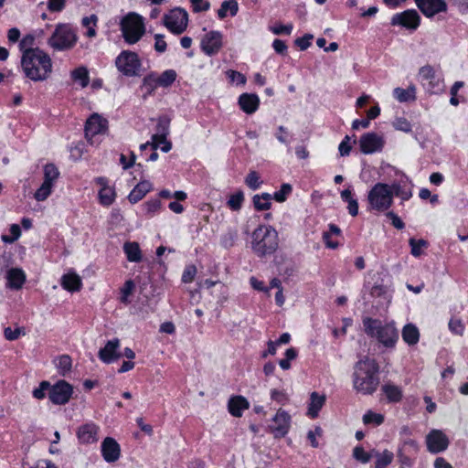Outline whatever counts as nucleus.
<instances>
[{
  "label": "nucleus",
  "mask_w": 468,
  "mask_h": 468,
  "mask_svg": "<svg viewBox=\"0 0 468 468\" xmlns=\"http://www.w3.org/2000/svg\"><path fill=\"white\" fill-rule=\"evenodd\" d=\"M95 182L100 186L98 195L101 205L106 207L112 205L116 197L114 188L109 186L105 177H97Z\"/></svg>",
  "instance_id": "obj_22"
},
{
  "label": "nucleus",
  "mask_w": 468,
  "mask_h": 468,
  "mask_svg": "<svg viewBox=\"0 0 468 468\" xmlns=\"http://www.w3.org/2000/svg\"><path fill=\"white\" fill-rule=\"evenodd\" d=\"M397 458L399 463V468H410L414 464L413 458L410 455V453L403 450L397 451Z\"/></svg>",
  "instance_id": "obj_41"
},
{
  "label": "nucleus",
  "mask_w": 468,
  "mask_h": 468,
  "mask_svg": "<svg viewBox=\"0 0 468 468\" xmlns=\"http://www.w3.org/2000/svg\"><path fill=\"white\" fill-rule=\"evenodd\" d=\"M115 66L120 72L128 77L140 75L142 63L138 55L130 50L122 51L115 59Z\"/></svg>",
  "instance_id": "obj_8"
},
{
  "label": "nucleus",
  "mask_w": 468,
  "mask_h": 468,
  "mask_svg": "<svg viewBox=\"0 0 468 468\" xmlns=\"http://www.w3.org/2000/svg\"><path fill=\"white\" fill-rule=\"evenodd\" d=\"M226 74L231 82H236V84L240 85H244L246 83V77L239 71L229 69Z\"/></svg>",
  "instance_id": "obj_55"
},
{
  "label": "nucleus",
  "mask_w": 468,
  "mask_h": 468,
  "mask_svg": "<svg viewBox=\"0 0 468 468\" xmlns=\"http://www.w3.org/2000/svg\"><path fill=\"white\" fill-rule=\"evenodd\" d=\"M72 393V386L64 380H60L49 387L48 398L56 405H64L69 402Z\"/></svg>",
  "instance_id": "obj_10"
},
{
  "label": "nucleus",
  "mask_w": 468,
  "mask_h": 468,
  "mask_svg": "<svg viewBox=\"0 0 468 468\" xmlns=\"http://www.w3.org/2000/svg\"><path fill=\"white\" fill-rule=\"evenodd\" d=\"M5 278L9 288L18 290L26 281V274L22 269L11 268L6 271Z\"/></svg>",
  "instance_id": "obj_25"
},
{
  "label": "nucleus",
  "mask_w": 468,
  "mask_h": 468,
  "mask_svg": "<svg viewBox=\"0 0 468 468\" xmlns=\"http://www.w3.org/2000/svg\"><path fill=\"white\" fill-rule=\"evenodd\" d=\"M292 25L284 26L282 24H277L271 27V32L275 35H281V34L290 35L292 32Z\"/></svg>",
  "instance_id": "obj_61"
},
{
  "label": "nucleus",
  "mask_w": 468,
  "mask_h": 468,
  "mask_svg": "<svg viewBox=\"0 0 468 468\" xmlns=\"http://www.w3.org/2000/svg\"><path fill=\"white\" fill-rule=\"evenodd\" d=\"M239 105L247 114L254 113L260 105V99L253 93H243L239 97Z\"/></svg>",
  "instance_id": "obj_24"
},
{
  "label": "nucleus",
  "mask_w": 468,
  "mask_h": 468,
  "mask_svg": "<svg viewBox=\"0 0 468 468\" xmlns=\"http://www.w3.org/2000/svg\"><path fill=\"white\" fill-rule=\"evenodd\" d=\"M245 184L250 189H258L262 185V180L256 171H250L245 178Z\"/></svg>",
  "instance_id": "obj_43"
},
{
  "label": "nucleus",
  "mask_w": 468,
  "mask_h": 468,
  "mask_svg": "<svg viewBox=\"0 0 468 468\" xmlns=\"http://www.w3.org/2000/svg\"><path fill=\"white\" fill-rule=\"evenodd\" d=\"M108 122L98 113H93L86 122L85 136L90 141L95 135L105 133Z\"/></svg>",
  "instance_id": "obj_11"
},
{
  "label": "nucleus",
  "mask_w": 468,
  "mask_h": 468,
  "mask_svg": "<svg viewBox=\"0 0 468 468\" xmlns=\"http://www.w3.org/2000/svg\"><path fill=\"white\" fill-rule=\"evenodd\" d=\"M70 76L74 81H79L82 88L87 87L90 82L89 71L84 66L72 70Z\"/></svg>",
  "instance_id": "obj_35"
},
{
  "label": "nucleus",
  "mask_w": 468,
  "mask_h": 468,
  "mask_svg": "<svg viewBox=\"0 0 468 468\" xmlns=\"http://www.w3.org/2000/svg\"><path fill=\"white\" fill-rule=\"evenodd\" d=\"M123 250L129 261L139 262L142 260V252L137 242H126Z\"/></svg>",
  "instance_id": "obj_32"
},
{
  "label": "nucleus",
  "mask_w": 468,
  "mask_h": 468,
  "mask_svg": "<svg viewBox=\"0 0 468 468\" xmlns=\"http://www.w3.org/2000/svg\"><path fill=\"white\" fill-rule=\"evenodd\" d=\"M100 427L93 423L89 422L79 427L77 431V438L82 444H92L99 441Z\"/></svg>",
  "instance_id": "obj_15"
},
{
  "label": "nucleus",
  "mask_w": 468,
  "mask_h": 468,
  "mask_svg": "<svg viewBox=\"0 0 468 468\" xmlns=\"http://www.w3.org/2000/svg\"><path fill=\"white\" fill-rule=\"evenodd\" d=\"M392 25H401L407 28L416 29L420 25V16L414 9L406 10L395 15L391 19Z\"/></svg>",
  "instance_id": "obj_18"
},
{
  "label": "nucleus",
  "mask_w": 468,
  "mask_h": 468,
  "mask_svg": "<svg viewBox=\"0 0 468 468\" xmlns=\"http://www.w3.org/2000/svg\"><path fill=\"white\" fill-rule=\"evenodd\" d=\"M25 335L26 332L22 327H16L15 329H12L11 327H6L4 330V335L9 341L18 339L20 336Z\"/></svg>",
  "instance_id": "obj_47"
},
{
  "label": "nucleus",
  "mask_w": 468,
  "mask_h": 468,
  "mask_svg": "<svg viewBox=\"0 0 468 468\" xmlns=\"http://www.w3.org/2000/svg\"><path fill=\"white\" fill-rule=\"evenodd\" d=\"M66 0H48V9L52 12H58L64 8Z\"/></svg>",
  "instance_id": "obj_64"
},
{
  "label": "nucleus",
  "mask_w": 468,
  "mask_h": 468,
  "mask_svg": "<svg viewBox=\"0 0 468 468\" xmlns=\"http://www.w3.org/2000/svg\"><path fill=\"white\" fill-rule=\"evenodd\" d=\"M43 173H44V181L42 184H45V185H48V186H50L53 187L56 181L58 178V176H59V172H58V168L52 164H48L44 166Z\"/></svg>",
  "instance_id": "obj_34"
},
{
  "label": "nucleus",
  "mask_w": 468,
  "mask_h": 468,
  "mask_svg": "<svg viewBox=\"0 0 468 468\" xmlns=\"http://www.w3.org/2000/svg\"><path fill=\"white\" fill-rule=\"evenodd\" d=\"M176 79V73L173 69H167L161 75L149 74L144 79V84L149 86L152 90L158 86L169 87Z\"/></svg>",
  "instance_id": "obj_14"
},
{
  "label": "nucleus",
  "mask_w": 468,
  "mask_h": 468,
  "mask_svg": "<svg viewBox=\"0 0 468 468\" xmlns=\"http://www.w3.org/2000/svg\"><path fill=\"white\" fill-rule=\"evenodd\" d=\"M353 456L359 462L367 463L370 460V454L366 452L362 447H356L353 452Z\"/></svg>",
  "instance_id": "obj_58"
},
{
  "label": "nucleus",
  "mask_w": 468,
  "mask_h": 468,
  "mask_svg": "<svg viewBox=\"0 0 468 468\" xmlns=\"http://www.w3.org/2000/svg\"><path fill=\"white\" fill-rule=\"evenodd\" d=\"M121 341L118 338L108 341L104 347L99 351V357L104 363H112L121 357L119 348Z\"/></svg>",
  "instance_id": "obj_20"
},
{
  "label": "nucleus",
  "mask_w": 468,
  "mask_h": 468,
  "mask_svg": "<svg viewBox=\"0 0 468 468\" xmlns=\"http://www.w3.org/2000/svg\"><path fill=\"white\" fill-rule=\"evenodd\" d=\"M367 335L376 339L386 348H394L399 340V331L394 322H383L367 317L363 320Z\"/></svg>",
  "instance_id": "obj_3"
},
{
  "label": "nucleus",
  "mask_w": 468,
  "mask_h": 468,
  "mask_svg": "<svg viewBox=\"0 0 468 468\" xmlns=\"http://www.w3.org/2000/svg\"><path fill=\"white\" fill-rule=\"evenodd\" d=\"M363 422L365 424L374 423L378 426L384 422V415L369 410L363 416Z\"/></svg>",
  "instance_id": "obj_44"
},
{
  "label": "nucleus",
  "mask_w": 468,
  "mask_h": 468,
  "mask_svg": "<svg viewBox=\"0 0 468 468\" xmlns=\"http://www.w3.org/2000/svg\"><path fill=\"white\" fill-rule=\"evenodd\" d=\"M153 189L151 182L143 180L138 183L128 196L131 203H137L144 197V196Z\"/></svg>",
  "instance_id": "obj_27"
},
{
  "label": "nucleus",
  "mask_w": 468,
  "mask_h": 468,
  "mask_svg": "<svg viewBox=\"0 0 468 468\" xmlns=\"http://www.w3.org/2000/svg\"><path fill=\"white\" fill-rule=\"evenodd\" d=\"M449 329L452 334L462 336L464 333V324L459 318H452L449 322Z\"/></svg>",
  "instance_id": "obj_49"
},
{
  "label": "nucleus",
  "mask_w": 468,
  "mask_h": 468,
  "mask_svg": "<svg viewBox=\"0 0 468 468\" xmlns=\"http://www.w3.org/2000/svg\"><path fill=\"white\" fill-rule=\"evenodd\" d=\"M292 187L290 184H283L281 186V189L274 194L273 198L277 202H284L287 198V196L292 192Z\"/></svg>",
  "instance_id": "obj_51"
},
{
  "label": "nucleus",
  "mask_w": 468,
  "mask_h": 468,
  "mask_svg": "<svg viewBox=\"0 0 468 468\" xmlns=\"http://www.w3.org/2000/svg\"><path fill=\"white\" fill-rule=\"evenodd\" d=\"M77 35L69 25L58 24L48 39V46L58 51L71 49L77 42Z\"/></svg>",
  "instance_id": "obj_7"
},
{
  "label": "nucleus",
  "mask_w": 468,
  "mask_h": 468,
  "mask_svg": "<svg viewBox=\"0 0 468 468\" xmlns=\"http://www.w3.org/2000/svg\"><path fill=\"white\" fill-rule=\"evenodd\" d=\"M50 385L48 381H42L39 387L33 390V397L37 399H42L46 396V391L49 388Z\"/></svg>",
  "instance_id": "obj_57"
},
{
  "label": "nucleus",
  "mask_w": 468,
  "mask_h": 468,
  "mask_svg": "<svg viewBox=\"0 0 468 468\" xmlns=\"http://www.w3.org/2000/svg\"><path fill=\"white\" fill-rule=\"evenodd\" d=\"M222 46V35L218 31L207 33L201 40V48L208 56L218 52Z\"/></svg>",
  "instance_id": "obj_16"
},
{
  "label": "nucleus",
  "mask_w": 468,
  "mask_h": 468,
  "mask_svg": "<svg viewBox=\"0 0 468 468\" xmlns=\"http://www.w3.org/2000/svg\"><path fill=\"white\" fill-rule=\"evenodd\" d=\"M191 4L196 12L207 11L210 6L209 3L205 0H191Z\"/></svg>",
  "instance_id": "obj_62"
},
{
  "label": "nucleus",
  "mask_w": 468,
  "mask_h": 468,
  "mask_svg": "<svg viewBox=\"0 0 468 468\" xmlns=\"http://www.w3.org/2000/svg\"><path fill=\"white\" fill-rule=\"evenodd\" d=\"M21 67L28 79L33 81H43L52 72V60L44 50L36 48L22 54Z\"/></svg>",
  "instance_id": "obj_1"
},
{
  "label": "nucleus",
  "mask_w": 468,
  "mask_h": 468,
  "mask_svg": "<svg viewBox=\"0 0 468 468\" xmlns=\"http://www.w3.org/2000/svg\"><path fill=\"white\" fill-rule=\"evenodd\" d=\"M291 424L290 415L283 410H279L273 418L271 430L275 437H283L289 431Z\"/></svg>",
  "instance_id": "obj_21"
},
{
  "label": "nucleus",
  "mask_w": 468,
  "mask_h": 468,
  "mask_svg": "<svg viewBox=\"0 0 468 468\" xmlns=\"http://www.w3.org/2000/svg\"><path fill=\"white\" fill-rule=\"evenodd\" d=\"M60 284L64 290L75 292L80 291L82 287V281L78 273L69 271L61 276Z\"/></svg>",
  "instance_id": "obj_23"
},
{
  "label": "nucleus",
  "mask_w": 468,
  "mask_h": 468,
  "mask_svg": "<svg viewBox=\"0 0 468 468\" xmlns=\"http://www.w3.org/2000/svg\"><path fill=\"white\" fill-rule=\"evenodd\" d=\"M57 367L61 376H66L71 369V358L69 356H61L58 358Z\"/></svg>",
  "instance_id": "obj_42"
},
{
  "label": "nucleus",
  "mask_w": 468,
  "mask_h": 468,
  "mask_svg": "<svg viewBox=\"0 0 468 468\" xmlns=\"http://www.w3.org/2000/svg\"><path fill=\"white\" fill-rule=\"evenodd\" d=\"M239 11V4L237 0H228L224 1L220 8L218 10V16L220 19L225 18L228 16V13L229 12L230 16H234L237 15Z\"/></svg>",
  "instance_id": "obj_33"
},
{
  "label": "nucleus",
  "mask_w": 468,
  "mask_h": 468,
  "mask_svg": "<svg viewBox=\"0 0 468 468\" xmlns=\"http://www.w3.org/2000/svg\"><path fill=\"white\" fill-rule=\"evenodd\" d=\"M10 233H11L12 237L5 236V235L2 236V240L4 242L13 243L15 240H16L20 237L21 230H20L19 226L16 224H13L10 227Z\"/></svg>",
  "instance_id": "obj_53"
},
{
  "label": "nucleus",
  "mask_w": 468,
  "mask_h": 468,
  "mask_svg": "<svg viewBox=\"0 0 468 468\" xmlns=\"http://www.w3.org/2000/svg\"><path fill=\"white\" fill-rule=\"evenodd\" d=\"M278 248V233L269 226H260L252 232L251 249L260 257L273 253Z\"/></svg>",
  "instance_id": "obj_5"
},
{
  "label": "nucleus",
  "mask_w": 468,
  "mask_h": 468,
  "mask_svg": "<svg viewBox=\"0 0 468 468\" xmlns=\"http://www.w3.org/2000/svg\"><path fill=\"white\" fill-rule=\"evenodd\" d=\"M409 242L411 248V254L414 257H420L428 246V242L424 239H410Z\"/></svg>",
  "instance_id": "obj_40"
},
{
  "label": "nucleus",
  "mask_w": 468,
  "mask_h": 468,
  "mask_svg": "<svg viewBox=\"0 0 468 468\" xmlns=\"http://www.w3.org/2000/svg\"><path fill=\"white\" fill-rule=\"evenodd\" d=\"M401 186L398 183L388 185L377 183L368 191L367 202L369 210L383 212L388 210L392 203L394 196H400Z\"/></svg>",
  "instance_id": "obj_4"
},
{
  "label": "nucleus",
  "mask_w": 468,
  "mask_h": 468,
  "mask_svg": "<svg viewBox=\"0 0 468 468\" xmlns=\"http://www.w3.org/2000/svg\"><path fill=\"white\" fill-rule=\"evenodd\" d=\"M144 207L145 208L146 214L153 216L155 212L160 210L162 203L159 199L155 198L144 203Z\"/></svg>",
  "instance_id": "obj_52"
},
{
  "label": "nucleus",
  "mask_w": 468,
  "mask_h": 468,
  "mask_svg": "<svg viewBox=\"0 0 468 468\" xmlns=\"http://www.w3.org/2000/svg\"><path fill=\"white\" fill-rule=\"evenodd\" d=\"M325 402V395H320L317 392H312L308 405L307 415L311 418H316L320 410Z\"/></svg>",
  "instance_id": "obj_28"
},
{
  "label": "nucleus",
  "mask_w": 468,
  "mask_h": 468,
  "mask_svg": "<svg viewBox=\"0 0 468 468\" xmlns=\"http://www.w3.org/2000/svg\"><path fill=\"white\" fill-rule=\"evenodd\" d=\"M393 95L399 102L413 101L416 99V88L414 86L407 89L395 88Z\"/></svg>",
  "instance_id": "obj_31"
},
{
  "label": "nucleus",
  "mask_w": 468,
  "mask_h": 468,
  "mask_svg": "<svg viewBox=\"0 0 468 468\" xmlns=\"http://www.w3.org/2000/svg\"><path fill=\"white\" fill-rule=\"evenodd\" d=\"M361 152L369 154L380 151L384 146V139L375 133H367L359 140Z\"/></svg>",
  "instance_id": "obj_13"
},
{
  "label": "nucleus",
  "mask_w": 468,
  "mask_h": 468,
  "mask_svg": "<svg viewBox=\"0 0 468 468\" xmlns=\"http://www.w3.org/2000/svg\"><path fill=\"white\" fill-rule=\"evenodd\" d=\"M121 31L126 43H137L145 33L144 19L136 13H129L121 21Z\"/></svg>",
  "instance_id": "obj_6"
},
{
  "label": "nucleus",
  "mask_w": 468,
  "mask_h": 468,
  "mask_svg": "<svg viewBox=\"0 0 468 468\" xmlns=\"http://www.w3.org/2000/svg\"><path fill=\"white\" fill-rule=\"evenodd\" d=\"M249 401L242 396H233L228 402L229 413L234 417H240L242 411L249 409Z\"/></svg>",
  "instance_id": "obj_26"
},
{
  "label": "nucleus",
  "mask_w": 468,
  "mask_h": 468,
  "mask_svg": "<svg viewBox=\"0 0 468 468\" xmlns=\"http://www.w3.org/2000/svg\"><path fill=\"white\" fill-rule=\"evenodd\" d=\"M196 274H197V268L195 265L186 266L183 272V275H182L183 282L188 283V282H193Z\"/></svg>",
  "instance_id": "obj_56"
},
{
  "label": "nucleus",
  "mask_w": 468,
  "mask_h": 468,
  "mask_svg": "<svg viewBox=\"0 0 468 468\" xmlns=\"http://www.w3.org/2000/svg\"><path fill=\"white\" fill-rule=\"evenodd\" d=\"M420 76L424 80H433L435 77V70L430 65H425L420 69Z\"/></svg>",
  "instance_id": "obj_60"
},
{
  "label": "nucleus",
  "mask_w": 468,
  "mask_h": 468,
  "mask_svg": "<svg viewBox=\"0 0 468 468\" xmlns=\"http://www.w3.org/2000/svg\"><path fill=\"white\" fill-rule=\"evenodd\" d=\"M253 204L257 210H267L271 205V196L268 193L253 197Z\"/></svg>",
  "instance_id": "obj_38"
},
{
  "label": "nucleus",
  "mask_w": 468,
  "mask_h": 468,
  "mask_svg": "<svg viewBox=\"0 0 468 468\" xmlns=\"http://www.w3.org/2000/svg\"><path fill=\"white\" fill-rule=\"evenodd\" d=\"M155 43L154 48L157 52H165L166 49V42L164 39V36L156 34L154 36Z\"/></svg>",
  "instance_id": "obj_63"
},
{
  "label": "nucleus",
  "mask_w": 468,
  "mask_h": 468,
  "mask_svg": "<svg viewBox=\"0 0 468 468\" xmlns=\"http://www.w3.org/2000/svg\"><path fill=\"white\" fill-rule=\"evenodd\" d=\"M151 145L154 150L160 147L165 153L169 152L172 147L171 143L166 140L165 133L153 135Z\"/></svg>",
  "instance_id": "obj_37"
},
{
  "label": "nucleus",
  "mask_w": 468,
  "mask_h": 468,
  "mask_svg": "<svg viewBox=\"0 0 468 468\" xmlns=\"http://www.w3.org/2000/svg\"><path fill=\"white\" fill-rule=\"evenodd\" d=\"M375 457V468H387L392 463L394 454L388 450H384L382 452H376Z\"/></svg>",
  "instance_id": "obj_36"
},
{
  "label": "nucleus",
  "mask_w": 468,
  "mask_h": 468,
  "mask_svg": "<svg viewBox=\"0 0 468 468\" xmlns=\"http://www.w3.org/2000/svg\"><path fill=\"white\" fill-rule=\"evenodd\" d=\"M135 289V283L132 280H128L124 282L122 287L120 289V301L124 304L130 303V296L133 293Z\"/></svg>",
  "instance_id": "obj_39"
},
{
  "label": "nucleus",
  "mask_w": 468,
  "mask_h": 468,
  "mask_svg": "<svg viewBox=\"0 0 468 468\" xmlns=\"http://www.w3.org/2000/svg\"><path fill=\"white\" fill-rule=\"evenodd\" d=\"M419 444L416 441L407 439L400 443L398 450H403L408 453H416L419 452Z\"/></svg>",
  "instance_id": "obj_48"
},
{
  "label": "nucleus",
  "mask_w": 468,
  "mask_h": 468,
  "mask_svg": "<svg viewBox=\"0 0 468 468\" xmlns=\"http://www.w3.org/2000/svg\"><path fill=\"white\" fill-rule=\"evenodd\" d=\"M323 434V430L321 427L317 426L314 431H309L307 434V438L309 439L311 445L314 448L318 447V441H316V437H321Z\"/></svg>",
  "instance_id": "obj_59"
},
{
  "label": "nucleus",
  "mask_w": 468,
  "mask_h": 468,
  "mask_svg": "<svg viewBox=\"0 0 468 468\" xmlns=\"http://www.w3.org/2000/svg\"><path fill=\"white\" fill-rule=\"evenodd\" d=\"M415 3L427 17H432L436 14L447 10V5L444 0H415Z\"/></svg>",
  "instance_id": "obj_19"
},
{
  "label": "nucleus",
  "mask_w": 468,
  "mask_h": 468,
  "mask_svg": "<svg viewBox=\"0 0 468 468\" xmlns=\"http://www.w3.org/2000/svg\"><path fill=\"white\" fill-rule=\"evenodd\" d=\"M52 188L53 187L50 186H48V185H45V184H41L39 188L37 189V191L35 192L34 197L37 201H44V200H46L50 196V194L52 192Z\"/></svg>",
  "instance_id": "obj_50"
},
{
  "label": "nucleus",
  "mask_w": 468,
  "mask_h": 468,
  "mask_svg": "<svg viewBox=\"0 0 468 468\" xmlns=\"http://www.w3.org/2000/svg\"><path fill=\"white\" fill-rule=\"evenodd\" d=\"M187 13L180 8L170 11L164 17L165 27L175 34H181L187 27Z\"/></svg>",
  "instance_id": "obj_9"
},
{
  "label": "nucleus",
  "mask_w": 468,
  "mask_h": 468,
  "mask_svg": "<svg viewBox=\"0 0 468 468\" xmlns=\"http://www.w3.org/2000/svg\"><path fill=\"white\" fill-rule=\"evenodd\" d=\"M378 373V365L374 359H361L355 367L354 388L365 395L374 393L379 384Z\"/></svg>",
  "instance_id": "obj_2"
},
{
  "label": "nucleus",
  "mask_w": 468,
  "mask_h": 468,
  "mask_svg": "<svg viewBox=\"0 0 468 468\" xmlns=\"http://www.w3.org/2000/svg\"><path fill=\"white\" fill-rule=\"evenodd\" d=\"M402 339L409 346L416 345L420 340L419 329L412 324H406L402 329Z\"/></svg>",
  "instance_id": "obj_30"
},
{
  "label": "nucleus",
  "mask_w": 468,
  "mask_h": 468,
  "mask_svg": "<svg viewBox=\"0 0 468 468\" xmlns=\"http://www.w3.org/2000/svg\"><path fill=\"white\" fill-rule=\"evenodd\" d=\"M381 389L388 402L398 403L402 399V389L395 384L387 383L382 386Z\"/></svg>",
  "instance_id": "obj_29"
},
{
  "label": "nucleus",
  "mask_w": 468,
  "mask_h": 468,
  "mask_svg": "<svg viewBox=\"0 0 468 468\" xmlns=\"http://www.w3.org/2000/svg\"><path fill=\"white\" fill-rule=\"evenodd\" d=\"M426 445L429 452L438 453L448 448L449 439L441 431L432 430L426 437Z\"/></svg>",
  "instance_id": "obj_12"
},
{
  "label": "nucleus",
  "mask_w": 468,
  "mask_h": 468,
  "mask_svg": "<svg viewBox=\"0 0 468 468\" xmlns=\"http://www.w3.org/2000/svg\"><path fill=\"white\" fill-rule=\"evenodd\" d=\"M243 200L244 195L241 191H239L229 197L228 205L232 210H239L241 207Z\"/></svg>",
  "instance_id": "obj_45"
},
{
  "label": "nucleus",
  "mask_w": 468,
  "mask_h": 468,
  "mask_svg": "<svg viewBox=\"0 0 468 468\" xmlns=\"http://www.w3.org/2000/svg\"><path fill=\"white\" fill-rule=\"evenodd\" d=\"M102 457L107 463H115L121 456V447L115 439L106 437L101 446Z\"/></svg>",
  "instance_id": "obj_17"
},
{
  "label": "nucleus",
  "mask_w": 468,
  "mask_h": 468,
  "mask_svg": "<svg viewBox=\"0 0 468 468\" xmlns=\"http://www.w3.org/2000/svg\"><path fill=\"white\" fill-rule=\"evenodd\" d=\"M393 126L396 130L404 132V133H410L411 131V125L410 122L405 118H397L394 122Z\"/></svg>",
  "instance_id": "obj_54"
},
{
  "label": "nucleus",
  "mask_w": 468,
  "mask_h": 468,
  "mask_svg": "<svg viewBox=\"0 0 468 468\" xmlns=\"http://www.w3.org/2000/svg\"><path fill=\"white\" fill-rule=\"evenodd\" d=\"M34 44L35 37L33 35L25 36L19 43V48L22 51V54H26L28 50H35L37 48H33Z\"/></svg>",
  "instance_id": "obj_46"
}]
</instances>
